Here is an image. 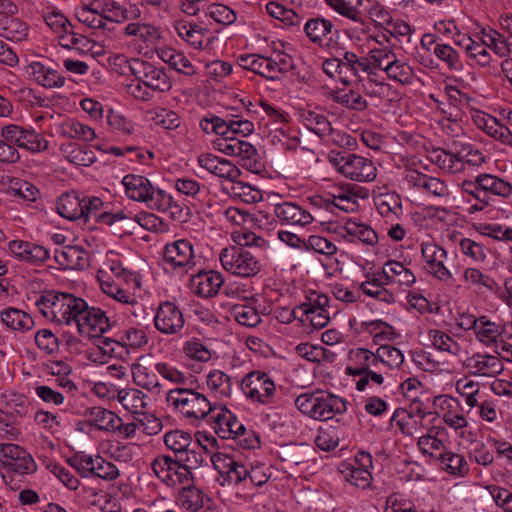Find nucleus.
<instances>
[{
	"label": "nucleus",
	"instance_id": "f257e3e1",
	"mask_svg": "<svg viewBox=\"0 0 512 512\" xmlns=\"http://www.w3.org/2000/svg\"><path fill=\"white\" fill-rule=\"evenodd\" d=\"M324 3L340 16L360 25L359 32L368 34L371 20L379 25L388 24L391 15L384 5L376 0H323ZM358 30L348 29L347 36L350 39L361 40L360 35H355Z\"/></svg>",
	"mask_w": 512,
	"mask_h": 512
},
{
	"label": "nucleus",
	"instance_id": "f03ea898",
	"mask_svg": "<svg viewBox=\"0 0 512 512\" xmlns=\"http://www.w3.org/2000/svg\"><path fill=\"white\" fill-rule=\"evenodd\" d=\"M433 162L446 173L465 175L481 167L486 162V156L474 144L454 140L447 149L435 153Z\"/></svg>",
	"mask_w": 512,
	"mask_h": 512
},
{
	"label": "nucleus",
	"instance_id": "7ed1b4c3",
	"mask_svg": "<svg viewBox=\"0 0 512 512\" xmlns=\"http://www.w3.org/2000/svg\"><path fill=\"white\" fill-rule=\"evenodd\" d=\"M166 402L174 411L190 421L209 418L214 409L207 396L198 391V382L191 386L170 389L166 393Z\"/></svg>",
	"mask_w": 512,
	"mask_h": 512
},
{
	"label": "nucleus",
	"instance_id": "20e7f679",
	"mask_svg": "<svg viewBox=\"0 0 512 512\" xmlns=\"http://www.w3.org/2000/svg\"><path fill=\"white\" fill-rule=\"evenodd\" d=\"M295 405L302 414L317 421H328L347 411L344 398L323 390L300 394L295 399Z\"/></svg>",
	"mask_w": 512,
	"mask_h": 512
},
{
	"label": "nucleus",
	"instance_id": "39448f33",
	"mask_svg": "<svg viewBox=\"0 0 512 512\" xmlns=\"http://www.w3.org/2000/svg\"><path fill=\"white\" fill-rule=\"evenodd\" d=\"M215 433L222 439H234L247 449L260 446L259 436L247 430L245 425L230 410L223 406H214L209 417Z\"/></svg>",
	"mask_w": 512,
	"mask_h": 512
},
{
	"label": "nucleus",
	"instance_id": "423d86ee",
	"mask_svg": "<svg viewBox=\"0 0 512 512\" xmlns=\"http://www.w3.org/2000/svg\"><path fill=\"white\" fill-rule=\"evenodd\" d=\"M237 62L240 67L250 70L268 80L279 79L294 68L293 58L285 52H275L270 56L242 54Z\"/></svg>",
	"mask_w": 512,
	"mask_h": 512
},
{
	"label": "nucleus",
	"instance_id": "0eeeda50",
	"mask_svg": "<svg viewBox=\"0 0 512 512\" xmlns=\"http://www.w3.org/2000/svg\"><path fill=\"white\" fill-rule=\"evenodd\" d=\"M164 444L174 453V458L186 462L190 468H200L206 463L207 449L191 433L171 430L164 434Z\"/></svg>",
	"mask_w": 512,
	"mask_h": 512
},
{
	"label": "nucleus",
	"instance_id": "6e6552de",
	"mask_svg": "<svg viewBox=\"0 0 512 512\" xmlns=\"http://www.w3.org/2000/svg\"><path fill=\"white\" fill-rule=\"evenodd\" d=\"M328 160L338 173L352 181L369 183L377 177V168L369 158L332 150L328 155Z\"/></svg>",
	"mask_w": 512,
	"mask_h": 512
},
{
	"label": "nucleus",
	"instance_id": "1a4fd4ad",
	"mask_svg": "<svg viewBox=\"0 0 512 512\" xmlns=\"http://www.w3.org/2000/svg\"><path fill=\"white\" fill-rule=\"evenodd\" d=\"M115 62L119 65H127L130 73L136 79L146 83L147 87L155 93H167L172 88V80L165 68L161 66L140 58L128 59L122 54L115 56Z\"/></svg>",
	"mask_w": 512,
	"mask_h": 512
},
{
	"label": "nucleus",
	"instance_id": "9d476101",
	"mask_svg": "<svg viewBox=\"0 0 512 512\" xmlns=\"http://www.w3.org/2000/svg\"><path fill=\"white\" fill-rule=\"evenodd\" d=\"M122 184L129 199L143 202L150 209H163L170 201L168 192L154 187L145 176L127 174L123 177Z\"/></svg>",
	"mask_w": 512,
	"mask_h": 512
},
{
	"label": "nucleus",
	"instance_id": "9b49d317",
	"mask_svg": "<svg viewBox=\"0 0 512 512\" xmlns=\"http://www.w3.org/2000/svg\"><path fill=\"white\" fill-rule=\"evenodd\" d=\"M433 405L437 409L438 416L441 417L442 422L447 427L452 429L460 438L474 442L475 434L472 431H467L470 423L457 398L440 394L433 398Z\"/></svg>",
	"mask_w": 512,
	"mask_h": 512
},
{
	"label": "nucleus",
	"instance_id": "f8f14e48",
	"mask_svg": "<svg viewBox=\"0 0 512 512\" xmlns=\"http://www.w3.org/2000/svg\"><path fill=\"white\" fill-rule=\"evenodd\" d=\"M219 260L225 271L241 278H251L262 270L260 259L250 249L230 245L221 250Z\"/></svg>",
	"mask_w": 512,
	"mask_h": 512
},
{
	"label": "nucleus",
	"instance_id": "ddd939ff",
	"mask_svg": "<svg viewBox=\"0 0 512 512\" xmlns=\"http://www.w3.org/2000/svg\"><path fill=\"white\" fill-rule=\"evenodd\" d=\"M104 206V202L96 196L80 195L72 191L62 194L56 203L57 212L67 220H83L87 222L91 214L97 213Z\"/></svg>",
	"mask_w": 512,
	"mask_h": 512
},
{
	"label": "nucleus",
	"instance_id": "4468645a",
	"mask_svg": "<svg viewBox=\"0 0 512 512\" xmlns=\"http://www.w3.org/2000/svg\"><path fill=\"white\" fill-rule=\"evenodd\" d=\"M239 387L245 398L253 404L275 403L276 384L272 376L265 371L253 370L247 373L239 382Z\"/></svg>",
	"mask_w": 512,
	"mask_h": 512
},
{
	"label": "nucleus",
	"instance_id": "2eb2a0df",
	"mask_svg": "<svg viewBox=\"0 0 512 512\" xmlns=\"http://www.w3.org/2000/svg\"><path fill=\"white\" fill-rule=\"evenodd\" d=\"M154 475L167 487L177 488L194 482L192 470L186 462L169 455H158L151 463Z\"/></svg>",
	"mask_w": 512,
	"mask_h": 512
},
{
	"label": "nucleus",
	"instance_id": "dca6fc26",
	"mask_svg": "<svg viewBox=\"0 0 512 512\" xmlns=\"http://www.w3.org/2000/svg\"><path fill=\"white\" fill-rule=\"evenodd\" d=\"M199 126L205 134L214 133L220 138L245 137L254 131V124L251 121L234 114L227 115L225 119L208 114L200 120Z\"/></svg>",
	"mask_w": 512,
	"mask_h": 512
},
{
	"label": "nucleus",
	"instance_id": "f3484780",
	"mask_svg": "<svg viewBox=\"0 0 512 512\" xmlns=\"http://www.w3.org/2000/svg\"><path fill=\"white\" fill-rule=\"evenodd\" d=\"M199 259L192 239L181 238L168 242L162 250V261L165 267L174 271L188 272L197 265Z\"/></svg>",
	"mask_w": 512,
	"mask_h": 512
},
{
	"label": "nucleus",
	"instance_id": "a211bd4d",
	"mask_svg": "<svg viewBox=\"0 0 512 512\" xmlns=\"http://www.w3.org/2000/svg\"><path fill=\"white\" fill-rule=\"evenodd\" d=\"M186 320L182 308L171 300L160 301L154 310L153 326L167 337H179L185 328Z\"/></svg>",
	"mask_w": 512,
	"mask_h": 512
},
{
	"label": "nucleus",
	"instance_id": "6ab92c4d",
	"mask_svg": "<svg viewBox=\"0 0 512 512\" xmlns=\"http://www.w3.org/2000/svg\"><path fill=\"white\" fill-rule=\"evenodd\" d=\"M0 136L13 143L17 149L31 154H38L49 148V141L44 135L30 126L7 124L1 127Z\"/></svg>",
	"mask_w": 512,
	"mask_h": 512
},
{
	"label": "nucleus",
	"instance_id": "aec40b11",
	"mask_svg": "<svg viewBox=\"0 0 512 512\" xmlns=\"http://www.w3.org/2000/svg\"><path fill=\"white\" fill-rule=\"evenodd\" d=\"M425 272L442 283L448 284L454 280L449 269L448 252L444 247L434 241H424L420 245Z\"/></svg>",
	"mask_w": 512,
	"mask_h": 512
},
{
	"label": "nucleus",
	"instance_id": "412c9836",
	"mask_svg": "<svg viewBox=\"0 0 512 512\" xmlns=\"http://www.w3.org/2000/svg\"><path fill=\"white\" fill-rule=\"evenodd\" d=\"M0 466L7 473L20 476L32 475L37 471L33 456L22 446L10 443H0Z\"/></svg>",
	"mask_w": 512,
	"mask_h": 512
},
{
	"label": "nucleus",
	"instance_id": "4be33fe9",
	"mask_svg": "<svg viewBox=\"0 0 512 512\" xmlns=\"http://www.w3.org/2000/svg\"><path fill=\"white\" fill-rule=\"evenodd\" d=\"M214 147L227 156L237 157L241 165L251 172L262 169L261 157L254 145L240 138H219Z\"/></svg>",
	"mask_w": 512,
	"mask_h": 512
},
{
	"label": "nucleus",
	"instance_id": "5701e85b",
	"mask_svg": "<svg viewBox=\"0 0 512 512\" xmlns=\"http://www.w3.org/2000/svg\"><path fill=\"white\" fill-rule=\"evenodd\" d=\"M463 182L481 196L484 195L490 203L493 197L505 200L512 198V183L495 174L479 173L473 179H465Z\"/></svg>",
	"mask_w": 512,
	"mask_h": 512
},
{
	"label": "nucleus",
	"instance_id": "b1692460",
	"mask_svg": "<svg viewBox=\"0 0 512 512\" xmlns=\"http://www.w3.org/2000/svg\"><path fill=\"white\" fill-rule=\"evenodd\" d=\"M6 252L16 261L30 266H42L50 258V252L46 247L22 239L10 240Z\"/></svg>",
	"mask_w": 512,
	"mask_h": 512
},
{
	"label": "nucleus",
	"instance_id": "393cba45",
	"mask_svg": "<svg viewBox=\"0 0 512 512\" xmlns=\"http://www.w3.org/2000/svg\"><path fill=\"white\" fill-rule=\"evenodd\" d=\"M75 327L82 337L99 338L111 329V322L104 310L87 303Z\"/></svg>",
	"mask_w": 512,
	"mask_h": 512
},
{
	"label": "nucleus",
	"instance_id": "a878e982",
	"mask_svg": "<svg viewBox=\"0 0 512 512\" xmlns=\"http://www.w3.org/2000/svg\"><path fill=\"white\" fill-rule=\"evenodd\" d=\"M462 367L469 376L495 378L504 370V364L498 355L488 352H474L467 356Z\"/></svg>",
	"mask_w": 512,
	"mask_h": 512
},
{
	"label": "nucleus",
	"instance_id": "bb28decb",
	"mask_svg": "<svg viewBox=\"0 0 512 512\" xmlns=\"http://www.w3.org/2000/svg\"><path fill=\"white\" fill-rule=\"evenodd\" d=\"M68 293L49 290L35 297L34 305L40 314L48 321L57 325H63L66 314V299Z\"/></svg>",
	"mask_w": 512,
	"mask_h": 512
},
{
	"label": "nucleus",
	"instance_id": "cd10ccee",
	"mask_svg": "<svg viewBox=\"0 0 512 512\" xmlns=\"http://www.w3.org/2000/svg\"><path fill=\"white\" fill-rule=\"evenodd\" d=\"M123 35L132 38L140 51L158 48L163 38L161 27L142 21L129 22L123 29Z\"/></svg>",
	"mask_w": 512,
	"mask_h": 512
},
{
	"label": "nucleus",
	"instance_id": "c85d7f7f",
	"mask_svg": "<svg viewBox=\"0 0 512 512\" xmlns=\"http://www.w3.org/2000/svg\"><path fill=\"white\" fill-rule=\"evenodd\" d=\"M373 466L372 456L366 451H359L354 458L353 464H343L341 472L345 480L352 486L366 489L372 481L370 469Z\"/></svg>",
	"mask_w": 512,
	"mask_h": 512
},
{
	"label": "nucleus",
	"instance_id": "c756f323",
	"mask_svg": "<svg viewBox=\"0 0 512 512\" xmlns=\"http://www.w3.org/2000/svg\"><path fill=\"white\" fill-rule=\"evenodd\" d=\"M473 124L494 140L512 147V131L496 117L478 109L470 111Z\"/></svg>",
	"mask_w": 512,
	"mask_h": 512
},
{
	"label": "nucleus",
	"instance_id": "7c9ffc66",
	"mask_svg": "<svg viewBox=\"0 0 512 512\" xmlns=\"http://www.w3.org/2000/svg\"><path fill=\"white\" fill-rule=\"evenodd\" d=\"M303 31L308 40L319 48H330L335 43V36L338 33L330 19L319 15L309 18L303 26Z\"/></svg>",
	"mask_w": 512,
	"mask_h": 512
},
{
	"label": "nucleus",
	"instance_id": "2f4dec72",
	"mask_svg": "<svg viewBox=\"0 0 512 512\" xmlns=\"http://www.w3.org/2000/svg\"><path fill=\"white\" fill-rule=\"evenodd\" d=\"M338 237L348 243H362L374 246L378 243V234L368 224L358 219L349 218L343 225L335 228Z\"/></svg>",
	"mask_w": 512,
	"mask_h": 512
},
{
	"label": "nucleus",
	"instance_id": "473e14b6",
	"mask_svg": "<svg viewBox=\"0 0 512 512\" xmlns=\"http://www.w3.org/2000/svg\"><path fill=\"white\" fill-rule=\"evenodd\" d=\"M211 461L223 478V482L220 483L222 487L247 480L249 476L248 467L228 454L217 452L211 456Z\"/></svg>",
	"mask_w": 512,
	"mask_h": 512
},
{
	"label": "nucleus",
	"instance_id": "72a5a7b5",
	"mask_svg": "<svg viewBox=\"0 0 512 512\" xmlns=\"http://www.w3.org/2000/svg\"><path fill=\"white\" fill-rule=\"evenodd\" d=\"M421 45L432 53L450 71L459 72L464 68L460 54L451 45L438 41L434 35L426 34L421 39Z\"/></svg>",
	"mask_w": 512,
	"mask_h": 512
},
{
	"label": "nucleus",
	"instance_id": "f704fd0d",
	"mask_svg": "<svg viewBox=\"0 0 512 512\" xmlns=\"http://www.w3.org/2000/svg\"><path fill=\"white\" fill-rule=\"evenodd\" d=\"M197 163L209 173L230 182H235L241 175V170L236 165L212 153L200 154Z\"/></svg>",
	"mask_w": 512,
	"mask_h": 512
},
{
	"label": "nucleus",
	"instance_id": "c9c22d12",
	"mask_svg": "<svg viewBox=\"0 0 512 512\" xmlns=\"http://www.w3.org/2000/svg\"><path fill=\"white\" fill-rule=\"evenodd\" d=\"M223 284L222 273L215 270H200L190 278L192 291L202 298L216 296Z\"/></svg>",
	"mask_w": 512,
	"mask_h": 512
},
{
	"label": "nucleus",
	"instance_id": "e433bc0d",
	"mask_svg": "<svg viewBox=\"0 0 512 512\" xmlns=\"http://www.w3.org/2000/svg\"><path fill=\"white\" fill-rule=\"evenodd\" d=\"M274 214L282 225L305 227L314 221L310 211L293 202L274 205Z\"/></svg>",
	"mask_w": 512,
	"mask_h": 512
},
{
	"label": "nucleus",
	"instance_id": "4c0bfd02",
	"mask_svg": "<svg viewBox=\"0 0 512 512\" xmlns=\"http://www.w3.org/2000/svg\"><path fill=\"white\" fill-rule=\"evenodd\" d=\"M132 379L136 386L148 391L152 395L158 396L163 392V385L159 380V372L156 363L146 365L136 362L131 365Z\"/></svg>",
	"mask_w": 512,
	"mask_h": 512
},
{
	"label": "nucleus",
	"instance_id": "58836bf2",
	"mask_svg": "<svg viewBox=\"0 0 512 512\" xmlns=\"http://www.w3.org/2000/svg\"><path fill=\"white\" fill-rule=\"evenodd\" d=\"M54 259L65 270H84L90 265L89 253L78 245H67L56 249Z\"/></svg>",
	"mask_w": 512,
	"mask_h": 512
},
{
	"label": "nucleus",
	"instance_id": "ea45409f",
	"mask_svg": "<svg viewBox=\"0 0 512 512\" xmlns=\"http://www.w3.org/2000/svg\"><path fill=\"white\" fill-rule=\"evenodd\" d=\"M446 435L447 431L443 426L428 428L425 434L418 437L417 448L419 452L425 457L437 459L439 454L447 450L443 440V437Z\"/></svg>",
	"mask_w": 512,
	"mask_h": 512
},
{
	"label": "nucleus",
	"instance_id": "a19ab883",
	"mask_svg": "<svg viewBox=\"0 0 512 512\" xmlns=\"http://www.w3.org/2000/svg\"><path fill=\"white\" fill-rule=\"evenodd\" d=\"M27 74L35 83L46 89L62 88L66 82L60 71L39 61H33L27 66Z\"/></svg>",
	"mask_w": 512,
	"mask_h": 512
},
{
	"label": "nucleus",
	"instance_id": "79ce46f5",
	"mask_svg": "<svg viewBox=\"0 0 512 512\" xmlns=\"http://www.w3.org/2000/svg\"><path fill=\"white\" fill-rule=\"evenodd\" d=\"M149 342L148 330L145 327L131 326L125 329L118 341L110 338L103 340V351L105 353L114 351L113 345L141 349Z\"/></svg>",
	"mask_w": 512,
	"mask_h": 512
},
{
	"label": "nucleus",
	"instance_id": "37998d69",
	"mask_svg": "<svg viewBox=\"0 0 512 512\" xmlns=\"http://www.w3.org/2000/svg\"><path fill=\"white\" fill-rule=\"evenodd\" d=\"M374 204L378 213L387 222H397L403 216L402 198L396 192L380 193L374 196Z\"/></svg>",
	"mask_w": 512,
	"mask_h": 512
},
{
	"label": "nucleus",
	"instance_id": "c03bdc74",
	"mask_svg": "<svg viewBox=\"0 0 512 512\" xmlns=\"http://www.w3.org/2000/svg\"><path fill=\"white\" fill-rule=\"evenodd\" d=\"M30 25L20 17H0V37L13 42L21 43L29 40Z\"/></svg>",
	"mask_w": 512,
	"mask_h": 512
},
{
	"label": "nucleus",
	"instance_id": "a18cd8bd",
	"mask_svg": "<svg viewBox=\"0 0 512 512\" xmlns=\"http://www.w3.org/2000/svg\"><path fill=\"white\" fill-rule=\"evenodd\" d=\"M223 488L222 491L218 492V496L225 505L247 503L257 495V490L252 487L248 480L232 483Z\"/></svg>",
	"mask_w": 512,
	"mask_h": 512
},
{
	"label": "nucleus",
	"instance_id": "49530a36",
	"mask_svg": "<svg viewBox=\"0 0 512 512\" xmlns=\"http://www.w3.org/2000/svg\"><path fill=\"white\" fill-rule=\"evenodd\" d=\"M55 131L63 138L85 142L93 141L97 137L92 127L74 118H68L57 123L55 125Z\"/></svg>",
	"mask_w": 512,
	"mask_h": 512
},
{
	"label": "nucleus",
	"instance_id": "de8ad7c7",
	"mask_svg": "<svg viewBox=\"0 0 512 512\" xmlns=\"http://www.w3.org/2000/svg\"><path fill=\"white\" fill-rule=\"evenodd\" d=\"M384 277L389 285H398L402 289L409 288L416 282L414 272L396 260H388L384 264Z\"/></svg>",
	"mask_w": 512,
	"mask_h": 512
},
{
	"label": "nucleus",
	"instance_id": "09e8293b",
	"mask_svg": "<svg viewBox=\"0 0 512 512\" xmlns=\"http://www.w3.org/2000/svg\"><path fill=\"white\" fill-rule=\"evenodd\" d=\"M370 369L380 370L377 351L372 352L365 348L351 351V364L346 367V373L349 376L360 375Z\"/></svg>",
	"mask_w": 512,
	"mask_h": 512
},
{
	"label": "nucleus",
	"instance_id": "8fccbe9b",
	"mask_svg": "<svg viewBox=\"0 0 512 512\" xmlns=\"http://www.w3.org/2000/svg\"><path fill=\"white\" fill-rule=\"evenodd\" d=\"M173 29L178 37L195 49L202 48L207 29L186 19L174 21Z\"/></svg>",
	"mask_w": 512,
	"mask_h": 512
},
{
	"label": "nucleus",
	"instance_id": "3c124183",
	"mask_svg": "<svg viewBox=\"0 0 512 512\" xmlns=\"http://www.w3.org/2000/svg\"><path fill=\"white\" fill-rule=\"evenodd\" d=\"M341 82L348 84L358 78L360 72L370 73V66L365 57H359L352 51H346L340 57Z\"/></svg>",
	"mask_w": 512,
	"mask_h": 512
},
{
	"label": "nucleus",
	"instance_id": "603ef678",
	"mask_svg": "<svg viewBox=\"0 0 512 512\" xmlns=\"http://www.w3.org/2000/svg\"><path fill=\"white\" fill-rule=\"evenodd\" d=\"M106 123L109 132L121 139L131 137L136 131V124L128 116L112 107L106 111Z\"/></svg>",
	"mask_w": 512,
	"mask_h": 512
},
{
	"label": "nucleus",
	"instance_id": "864d4df0",
	"mask_svg": "<svg viewBox=\"0 0 512 512\" xmlns=\"http://www.w3.org/2000/svg\"><path fill=\"white\" fill-rule=\"evenodd\" d=\"M504 328L500 322L492 321L487 315H480L475 339L486 347L496 345L503 334Z\"/></svg>",
	"mask_w": 512,
	"mask_h": 512
},
{
	"label": "nucleus",
	"instance_id": "5fc2aeb1",
	"mask_svg": "<svg viewBox=\"0 0 512 512\" xmlns=\"http://www.w3.org/2000/svg\"><path fill=\"white\" fill-rule=\"evenodd\" d=\"M441 468L450 476L464 478L470 473V465L466 458L454 451L446 450L437 457Z\"/></svg>",
	"mask_w": 512,
	"mask_h": 512
},
{
	"label": "nucleus",
	"instance_id": "6e6d98bb",
	"mask_svg": "<svg viewBox=\"0 0 512 512\" xmlns=\"http://www.w3.org/2000/svg\"><path fill=\"white\" fill-rule=\"evenodd\" d=\"M1 322L15 332H27L33 329L35 322L32 316L25 311L9 307L0 312Z\"/></svg>",
	"mask_w": 512,
	"mask_h": 512
},
{
	"label": "nucleus",
	"instance_id": "4d7b16f0",
	"mask_svg": "<svg viewBox=\"0 0 512 512\" xmlns=\"http://www.w3.org/2000/svg\"><path fill=\"white\" fill-rule=\"evenodd\" d=\"M157 56L165 63H168L171 68L178 73L188 76L196 73L195 67L191 61L182 52L176 51L173 48L162 46L156 48Z\"/></svg>",
	"mask_w": 512,
	"mask_h": 512
},
{
	"label": "nucleus",
	"instance_id": "13d9d810",
	"mask_svg": "<svg viewBox=\"0 0 512 512\" xmlns=\"http://www.w3.org/2000/svg\"><path fill=\"white\" fill-rule=\"evenodd\" d=\"M85 417L90 426L107 433L113 432L115 423L118 421L116 413L101 406L88 408Z\"/></svg>",
	"mask_w": 512,
	"mask_h": 512
},
{
	"label": "nucleus",
	"instance_id": "bf43d9fd",
	"mask_svg": "<svg viewBox=\"0 0 512 512\" xmlns=\"http://www.w3.org/2000/svg\"><path fill=\"white\" fill-rule=\"evenodd\" d=\"M331 101L355 112H363L368 107L366 98L354 89H338L329 94Z\"/></svg>",
	"mask_w": 512,
	"mask_h": 512
},
{
	"label": "nucleus",
	"instance_id": "052dcab7",
	"mask_svg": "<svg viewBox=\"0 0 512 512\" xmlns=\"http://www.w3.org/2000/svg\"><path fill=\"white\" fill-rule=\"evenodd\" d=\"M457 44L463 47L467 57L473 64L482 68H486L491 65V53L489 52L488 46L482 40L481 42H477L468 37L462 41H458Z\"/></svg>",
	"mask_w": 512,
	"mask_h": 512
},
{
	"label": "nucleus",
	"instance_id": "680f3d73",
	"mask_svg": "<svg viewBox=\"0 0 512 512\" xmlns=\"http://www.w3.org/2000/svg\"><path fill=\"white\" fill-rule=\"evenodd\" d=\"M100 270H105V278L108 277L107 272L110 271L116 278L123 279L127 283L133 282L137 287L140 286L137 275L124 267L122 256L114 251L106 253L103 267Z\"/></svg>",
	"mask_w": 512,
	"mask_h": 512
},
{
	"label": "nucleus",
	"instance_id": "e2e57ef3",
	"mask_svg": "<svg viewBox=\"0 0 512 512\" xmlns=\"http://www.w3.org/2000/svg\"><path fill=\"white\" fill-rule=\"evenodd\" d=\"M117 400L131 414L143 415L147 408L146 395L139 389L126 388L118 391Z\"/></svg>",
	"mask_w": 512,
	"mask_h": 512
},
{
	"label": "nucleus",
	"instance_id": "0e129e2a",
	"mask_svg": "<svg viewBox=\"0 0 512 512\" xmlns=\"http://www.w3.org/2000/svg\"><path fill=\"white\" fill-rule=\"evenodd\" d=\"M511 35H504L499 31L488 28L482 29L481 40L492 50L497 56L503 58L510 55V39Z\"/></svg>",
	"mask_w": 512,
	"mask_h": 512
},
{
	"label": "nucleus",
	"instance_id": "69168bd1",
	"mask_svg": "<svg viewBox=\"0 0 512 512\" xmlns=\"http://www.w3.org/2000/svg\"><path fill=\"white\" fill-rule=\"evenodd\" d=\"M206 495L201 489L191 485H183L180 487V493L177 498L180 507L189 512H198L204 506Z\"/></svg>",
	"mask_w": 512,
	"mask_h": 512
},
{
	"label": "nucleus",
	"instance_id": "338daca9",
	"mask_svg": "<svg viewBox=\"0 0 512 512\" xmlns=\"http://www.w3.org/2000/svg\"><path fill=\"white\" fill-rule=\"evenodd\" d=\"M455 390L464 400L469 409L476 408V406L480 404V400L483 398L480 384L467 377L460 378L456 381Z\"/></svg>",
	"mask_w": 512,
	"mask_h": 512
},
{
	"label": "nucleus",
	"instance_id": "774afa93",
	"mask_svg": "<svg viewBox=\"0 0 512 512\" xmlns=\"http://www.w3.org/2000/svg\"><path fill=\"white\" fill-rule=\"evenodd\" d=\"M428 337L433 347L440 352H446L455 357H459L465 352L455 339L442 330L431 329L428 332Z\"/></svg>",
	"mask_w": 512,
	"mask_h": 512
}]
</instances>
